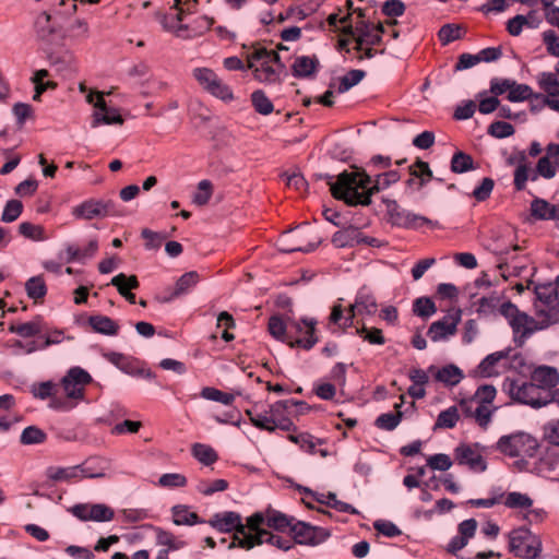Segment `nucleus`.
Segmentation results:
<instances>
[{
    "label": "nucleus",
    "instance_id": "nucleus-1",
    "mask_svg": "<svg viewBox=\"0 0 559 559\" xmlns=\"http://www.w3.org/2000/svg\"><path fill=\"white\" fill-rule=\"evenodd\" d=\"M294 400L278 401L264 407L254 404L246 411L251 424L258 429L273 432L276 429L284 431H296V427L289 417V408L296 405Z\"/></svg>",
    "mask_w": 559,
    "mask_h": 559
},
{
    "label": "nucleus",
    "instance_id": "nucleus-2",
    "mask_svg": "<svg viewBox=\"0 0 559 559\" xmlns=\"http://www.w3.org/2000/svg\"><path fill=\"white\" fill-rule=\"evenodd\" d=\"M371 183V176L365 170L344 171L337 176L331 185V193L336 200L344 201L349 206H367L371 203L368 186Z\"/></svg>",
    "mask_w": 559,
    "mask_h": 559
},
{
    "label": "nucleus",
    "instance_id": "nucleus-3",
    "mask_svg": "<svg viewBox=\"0 0 559 559\" xmlns=\"http://www.w3.org/2000/svg\"><path fill=\"white\" fill-rule=\"evenodd\" d=\"M247 69L251 71L255 81L265 85L281 84L285 72V66L277 51L263 46L253 47L248 52Z\"/></svg>",
    "mask_w": 559,
    "mask_h": 559
},
{
    "label": "nucleus",
    "instance_id": "nucleus-4",
    "mask_svg": "<svg viewBox=\"0 0 559 559\" xmlns=\"http://www.w3.org/2000/svg\"><path fill=\"white\" fill-rule=\"evenodd\" d=\"M93 382L92 376L81 367H72L68 370L60 383V397H56L51 408L59 412H68L76 407L85 400L86 388Z\"/></svg>",
    "mask_w": 559,
    "mask_h": 559
},
{
    "label": "nucleus",
    "instance_id": "nucleus-5",
    "mask_svg": "<svg viewBox=\"0 0 559 559\" xmlns=\"http://www.w3.org/2000/svg\"><path fill=\"white\" fill-rule=\"evenodd\" d=\"M503 389L514 402L534 408L546 406L551 401L549 394L533 381L507 379Z\"/></svg>",
    "mask_w": 559,
    "mask_h": 559
},
{
    "label": "nucleus",
    "instance_id": "nucleus-6",
    "mask_svg": "<svg viewBox=\"0 0 559 559\" xmlns=\"http://www.w3.org/2000/svg\"><path fill=\"white\" fill-rule=\"evenodd\" d=\"M499 314L504 317L512 328L515 337L527 338L533 333L551 325L544 318L540 321L520 311L511 301H504L499 308Z\"/></svg>",
    "mask_w": 559,
    "mask_h": 559
},
{
    "label": "nucleus",
    "instance_id": "nucleus-7",
    "mask_svg": "<svg viewBox=\"0 0 559 559\" xmlns=\"http://www.w3.org/2000/svg\"><path fill=\"white\" fill-rule=\"evenodd\" d=\"M382 25L378 26H366L359 32V34L353 39V49L358 52V59H370L378 53H383L384 49H378L382 43ZM352 43L350 39H340L338 46L341 49L349 51L348 45Z\"/></svg>",
    "mask_w": 559,
    "mask_h": 559
},
{
    "label": "nucleus",
    "instance_id": "nucleus-8",
    "mask_svg": "<svg viewBox=\"0 0 559 559\" xmlns=\"http://www.w3.org/2000/svg\"><path fill=\"white\" fill-rule=\"evenodd\" d=\"M509 549L516 557L536 559L542 552V540L527 527H518L509 534Z\"/></svg>",
    "mask_w": 559,
    "mask_h": 559
},
{
    "label": "nucleus",
    "instance_id": "nucleus-9",
    "mask_svg": "<svg viewBox=\"0 0 559 559\" xmlns=\"http://www.w3.org/2000/svg\"><path fill=\"white\" fill-rule=\"evenodd\" d=\"M535 309L538 317L554 324L559 319V293L557 285L551 282L542 283L535 287Z\"/></svg>",
    "mask_w": 559,
    "mask_h": 559
},
{
    "label": "nucleus",
    "instance_id": "nucleus-10",
    "mask_svg": "<svg viewBox=\"0 0 559 559\" xmlns=\"http://www.w3.org/2000/svg\"><path fill=\"white\" fill-rule=\"evenodd\" d=\"M192 76L212 96L223 102L234 100L233 90L212 69L205 67L194 68Z\"/></svg>",
    "mask_w": 559,
    "mask_h": 559
},
{
    "label": "nucleus",
    "instance_id": "nucleus-11",
    "mask_svg": "<svg viewBox=\"0 0 559 559\" xmlns=\"http://www.w3.org/2000/svg\"><path fill=\"white\" fill-rule=\"evenodd\" d=\"M536 447L535 439L524 432L502 436L497 442V450L510 457L531 456Z\"/></svg>",
    "mask_w": 559,
    "mask_h": 559
},
{
    "label": "nucleus",
    "instance_id": "nucleus-12",
    "mask_svg": "<svg viewBox=\"0 0 559 559\" xmlns=\"http://www.w3.org/2000/svg\"><path fill=\"white\" fill-rule=\"evenodd\" d=\"M454 461L462 466H467L476 473L485 472L487 462L484 457V447L479 443H460L453 452Z\"/></svg>",
    "mask_w": 559,
    "mask_h": 559
},
{
    "label": "nucleus",
    "instance_id": "nucleus-13",
    "mask_svg": "<svg viewBox=\"0 0 559 559\" xmlns=\"http://www.w3.org/2000/svg\"><path fill=\"white\" fill-rule=\"evenodd\" d=\"M294 542L300 545L317 546L325 542L330 537V531L313 526L309 523L297 521L295 519L289 532Z\"/></svg>",
    "mask_w": 559,
    "mask_h": 559
},
{
    "label": "nucleus",
    "instance_id": "nucleus-14",
    "mask_svg": "<svg viewBox=\"0 0 559 559\" xmlns=\"http://www.w3.org/2000/svg\"><path fill=\"white\" fill-rule=\"evenodd\" d=\"M114 214V202L110 200L88 199L72 207V215L76 219L92 221Z\"/></svg>",
    "mask_w": 559,
    "mask_h": 559
},
{
    "label": "nucleus",
    "instance_id": "nucleus-15",
    "mask_svg": "<svg viewBox=\"0 0 559 559\" xmlns=\"http://www.w3.org/2000/svg\"><path fill=\"white\" fill-rule=\"evenodd\" d=\"M197 7V0H175L176 12L165 15L162 20L163 27L174 33L177 37L186 38V32L190 28L189 25L182 24L183 15L191 13Z\"/></svg>",
    "mask_w": 559,
    "mask_h": 559
},
{
    "label": "nucleus",
    "instance_id": "nucleus-16",
    "mask_svg": "<svg viewBox=\"0 0 559 559\" xmlns=\"http://www.w3.org/2000/svg\"><path fill=\"white\" fill-rule=\"evenodd\" d=\"M69 512L82 522H109L115 518V511L104 503H76Z\"/></svg>",
    "mask_w": 559,
    "mask_h": 559
},
{
    "label": "nucleus",
    "instance_id": "nucleus-17",
    "mask_svg": "<svg viewBox=\"0 0 559 559\" xmlns=\"http://www.w3.org/2000/svg\"><path fill=\"white\" fill-rule=\"evenodd\" d=\"M316 324L317 321L313 319L290 321L289 334L293 342H288V344L304 349L312 348L318 342L316 337Z\"/></svg>",
    "mask_w": 559,
    "mask_h": 559
},
{
    "label": "nucleus",
    "instance_id": "nucleus-18",
    "mask_svg": "<svg viewBox=\"0 0 559 559\" xmlns=\"http://www.w3.org/2000/svg\"><path fill=\"white\" fill-rule=\"evenodd\" d=\"M461 318L462 311L460 309L449 311L442 319L431 323L428 329V336L432 342L447 340L456 333Z\"/></svg>",
    "mask_w": 559,
    "mask_h": 559
},
{
    "label": "nucleus",
    "instance_id": "nucleus-19",
    "mask_svg": "<svg viewBox=\"0 0 559 559\" xmlns=\"http://www.w3.org/2000/svg\"><path fill=\"white\" fill-rule=\"evenodd\" d=\"M87 102L93 104L97 111L94 115L93 127L99 124H122L123 119L119 111L114 108H108L104 96L99 92H91L87 95Z\"/></svg>",
    "mask_w": 559,
    "mask_h": 559
},
{
    "label": "nucleus",
    "instance_id": "nucleus-20",
    "mask_svg": "<svg viewBox=\"0 0 559 559\" xmlns=\"http://www.w3.org/2000/svg\"><path fill=\"white\" fill-rule=\"evenodd\" d=\"M459 405L466 417L474 418L475 423L483 430H487L492 421L496 406L479 405L473 407V399H461Z\"/></svg>",
    "mask_w": 559,
    "mask_h": 559
},
{
    "label": "nucleus",
    "instance_id": "nucleus-21",
    "mask_svg": "<svg viewBox=\"0 0 559 559\" xmlns=\"http://www.w3.org/2000/svg\"><path fill=\"white\" fill-rule=\"evenodd\" d=\"M559 169V144L550 143L546 146V152L536 164L535 173L537 178L552 179Z\"/></svg>",
    "mask_w": 559,
    "mask_h": 559
},
{
    "label": "nucleus",
    "instance_id": "nucleus-22",
    "mask_svg": "<svg viewBox=\"0 0 559 559\" xmlns=\"http://www.w3.org/2000/svg\"><path fill=\"white\" fill-rule=\"evenodd\" d=\"M266 525L265 511L255 512L247 518L246 524H243V533L241 535H234L233 545L246 549V539L255 538L262 532H267L262 527Z\"/></svg>",
    "mask_w": 559,
    "mask_h": 559
},
{
    "label": "nucleus",
    "instance_id": "nucleus-23",
    "mask_svg": "<svg viewBox=\"0 0 559 559\" xmlns=\"http://www.w3.org/2000/svg\"><path fill=\"white\" fill-rule=\"evenodd\" d=\"M209 524L219 532L229 533L235 531V535H241L243 533L241 516L234 511L215 513L209 520Z\"/></svg>",
    "mask_w": 559,
    "mask_h": 559
},
{
    "label": "nucleus",
    "instance_id": "nucleus-24",
    "mask_svg": "<svg viewBox=\"0 0 559 559\" xmlns=\"http://www.w3.org/2000/svg\"><path fill=\"white\" fill-rule=\"evenodd\" d=\"M537 81L540 90L546 93V105L559 111V80L557 74L552 72H542L538 74Z\"/></svg>",
    "mask_w": 559,
    "mask_h": 559
},
{
    "label": "nucleus",
    "instance_id": "nucleus-25",
    "mask_svg": "<svg viewBox=\"0 0 559 559\" xmlns=\"http://www.w3.org/2000/svg\"><path fill=\"white\" fill-rule=\"evenodd\" d=\"M350 311L354 312L355 317H370L378 311V304L374 296L367 289H360L354 304L349 305Z\"/></svg>",
    "mask_w": 559,
    "mask_h": 559
},
{
    "label": "nucleus",
    "instance_id": "nucleus-26",
    "mask_svg": "<svg viewBox=\"0 0 559 559\" xmlns=\"http://www.w3.org/2000/svg\"><path fill=\"white\" fill-rule=\"evenodd\" d=\"M355 314L350 311V306L347 309H344L340 302L335 304L332 307L330 317H329V328L333 331L342 330L345 331L350 326H355Z\"/></svg>",
    "mask_w": 559,
    "mask_h": 559
},
{
    "label": "nucleus",
    "instance_id": "nucleus-27",
    "mask_svg": "<svg viewBox=\"0 0 559 559\" xmlns=\"http://www.w3.org/2000/svg\"><path fill=\"white\" fill-rule=\"evenodd\" d=\"M537 179L535 168H533L532 164L523 156L515 165L513 171L514 190L518 192L524 191L526 189L527 181H536Z\"/></svg>",
    "mask_w": 559,
    "mask_h": 559
},
{
    "label": "nucleus",
    "instance_id": "nucleus-28",
    "mask_svg": "<svg viewBox=\"0 0 559 559\" xmlns=\"http://www.w3.org/2000/svg\"><path fill=\"white\" fill-rule=\"evenodd\" d=\"M428 371L433 376L436 381L443 383L445 386H455L464 378L463 371L452 364L441 368L430 366Z\"/></svg>",
    "mask_w": 559,
    "mask_h": 559
},
{
    "label": "nucleus",
    "instance_id": "nucleus-29",
    "mask_svg": "<svg viewBox=\"0 0 559 559\" xmlns=\"http://www.w3.org/2000/svg\"><path fill=\"white\" fill-rule=\"evenodd\" d=\"M320 67V61L316 55L298 56L292 64V73L295 78L306 79L316 75Z\"/></svg>",
    "mask_w": 559,
    "mask_h": 559
},
{
    "label": "nucleus",
    "instance_id": "nucleus-30",
    "mask_svg": "<svg viewBox=\"0 0 559 559\" xmlns=\"http://www.w3.org/2000/svg\"><path fill=\"white\" fill-rule=\"evenodd\" d=\"M404 404V395L400 396V403L394 404L393 413H383L379 415L374 421L377 428L385 431L394 430L403 418V413L401 411Z\"/></svg>",
    "mask_w": 559,
    "mask_h": 559
},
{
    "label": "nucleus",
    "instance_id": "nucleus-31",
    "mask_svg": "<svg viewBox=\"0 0 559 559\" xmlns=\"http://www.w3.org/2000/svg\"><path fill=\"white\" fill-rule=\"evenodd\" d=\"M532 380L549 394V390L559 383V373L555 368L543 366L533 372Z\"/></svg>",
    "mask_w": 559,
    "mask_h": 559
},
{
    "label": "nucleus",
    "instance_id": "nucleus-32",
    "mask_svg": "<svg viewBox=\"0 0 559 559\" xmlns=\"http://www.w3.org/2000/svg\"><path fill=\"white\" fill-rule=\"evenodd\" d=\"M245 543L246 550H250L255 546L262 545L263 543L276 546L283 550H288L292 547L290 539L283 538L282 536L272 534L270 532H262L255 538L246 539Z\"/></svg>",
    "mask_w": 559,
    "mask_h": 559
},
{
    "label": "nucleus",
    "instance_id": "nucleus-33",
    "mask_svg": "<svg viewBox=\"0 0 559 559\" xmlns=\"http://www.w3.org/2000/svg\"><path fill=\"white\" fill-rule=\"evenodd\" d=\"M401 180V174L399 170H388L371 178V183L368 186L370 198L389 189L391 186L397 183Z\"/></svg>",
    "mask_w": 559,
    "mask_h": 559
},
{
    "label": "nucleus",
    "instance_id": "nucleus-34",
    "mask_svg": "<svg viewBox=\"0 0 559 559\" xmlns=\"http://www.w3.org/2000/svg\"><path fill=\"white\" fill-rule=\"evenodd\" d=\"M503 302H501V297L493 293L489 296H483L479 299L473 302V308L475 312L480 317H490L499 313V308Z\"/></svg>",
    "mask_w": 559,
    "mask_h": 559
},
{
    "label": "nucleus",
    "instance_id": "nucleus-35",
    "mask_svg": "<svg viewBox=\"0 0 559 559\" xmlns=\"http://www.w3.org/2000/svg\"><path fill=\"white\" fill-rule=\"evenodd\" d=\"M104 356L109 362L126 373L138 374L141 372L140 361L130 356L116 352L107 353Z\"/></svg>",
    "mask_w": 559,
    "mask_h": 559
},
{
    "label": "nucleus",
    "instance_id": "nucleus-36",
    "mask_svg": "<svg viewBox=\"0 0 559 559\" xmlns=\"http://www.w3.org/2000/svg\"><path fill=\"white\" fill-rule=\"evenodd\" d=\"M66 251L68 254V258H67L68 262L83 261L85 259L93 258L97 253L98 241H97V239H91L83 247L69 245L67 247Z\"/></svg>",
    "mask_w": 559,
    "mask_h": 559
},
{
    "label": "nucleus",
    "instance_id": "nucleus-37",
    "mask_svg": "<svg viewBox=\"0 0 559 559\" xmlns=\"http://www.w3.org/2000/svg\"><path fill=\"white\" fill-rule=\"evenodd\" d=\"M88 324L94 332L104 335H117L119 332V325L111 318L103 314H95L88 318Z\"/></svg>",
    "mask_w": 559,
    "mask_h": 559
},
{
    "label": "nucleus",
    "instance_id": "nucleus-38",
    "mask_svg": "<svg viewBox=\"0 0 559 559\" xmlns=\"http://www.w3.org/2000/svg\"><path fill=\"white\" fill-rule=\"evenodd\" d=\"M501 503L504 504L506 508L512 510L526 511L533 507V499L519 491H511L506 495L500 496Z\"/></svg>",
    "mask_w": 559,
    "mask_h": 559
},
{
    "label": "nucleus",
    "instance_id": "nucleus-39",
    "mask_svg": "<svg viewBox=\"0 0 559 559\" xmlns=\"http://www.w3.org/2000/svg\"><path fill=\"white\" fill-rule=\"evenodd\" d=\"M265 516L266 526L278 532H290L295 521L294 518L287 516L286 514L271 508L265 510Z\"/></svg>",
    "mask_w": 559,
    "mask_h": 559
},
{
    "label": "nucleus",
    "instance_id": "nucleus-40",
    "mask_svg": "<svg viewBox=\"0 0 559 559\" xmlns=\"http://www.w3.org/2000/svg\"><path fill=\"white\" fill-rule=\"evenodd\" d=\"M289 329H290V321L286 322L284 320V318L281 316L275 314L269 319L267 330H269L270 334L276 340H280V341L286 342V343L293 342L290 334H289Z\"/></svg>",
    "mask_w": 559,
    "mask_h": 559
},
{
    "label": "nucleus",
    "instance_id": "nucleus-41",
    "mask_svg": "<svg viewBox=\"0 0 559 559\" xmlns=\"http://www.w3.org/2000/svg\"><path fill=\"white\" fill-rule=\"evenodd\" d=\"M27 297L35 304L43 302L47 294V285L43 275L28 278L25 283Z\"/></svg>",
    "mask_w": 559,
    "mask_h": 559
},
{
    "label": "nucleus",
    "instance_id": "nucleus-42",
    "mask_svg": "<svg viewBox=\"0 0 559 559\" xmlns=\"http://www.w3.org/2000/svg\"><path fill=\"white\" fill-rule=\"evenodd\" d=\"M200 281V275L195 271H190L182 274L176 282L174 292L171 293V299L178 298L182 295L188 294Z\"/></svg>",
    "mask_w": 559,
    "mask_h": 559
},
{
    "label": "nucleus",
    "instance_id": "nucleus-43",
    "mask_svg": "<svg viewBox=\"0 0 559 559\" xmlns=\"http://www.w3.org/2000/svg\"><path fill=\"white\" fill-rule=\"evenodd\" d=\"M83 471L80 466L60 467L50 466L46 471V476L52 481H68L79 478Z\"/></svg>",
    "mask_w": 559,
    "mask_h": 559
},
{
    "label": "nucleus",
    "instance_id": "nucleus-44",
    "mask_svg": "<svg viewBox=\"0 0 559 559\" xmlns=\"http://www.w3.org/2000/svg\"><path fill=\"white\" fill-rule=\"evenodd\" d=\"M460 420V412L459 407L453 405L448 407L447 409H443L438 415L435 425L433 430L438 429H453L456 424Z\"/></svg>",
    "mask_w": 559,
    "mask_h": 559
},
{
    "label": "nucleus",
    "instance_id": "nucleus-45",
    "mask_svg": "<svg viewBox=\"0 0 559 559\" xmlns=\"http://www.w3.org/2000/svg\"><path fill=\"white\" fill-rule=\"evenodd\" d=\"M33 394L40 400L49 399L48 406L51 408L53 400L60 397V385L52 381L40 382L33 386Z\"/></svg>",
    "mask_w": 559,
    "mask_h": 559
},
{
    "label": "nucleus",
    "instance_id": "nucleus-46",
    "mask_svg": "<svg viewBox=\"0 0 559 559\" xmlns=\"http://www.w3.org/2000/svg\"><path fill=\"white\" fill-rule=\"evenodd\" d=\"M171 512L176 525H194L203 522L195 512L190 511L189 508L183 504L175 506Z\"/></svg>",
    "mask_w": 559,
    "mask_h": 559
},
{
    "label": "nucleus",
    "instance_id": "nucleus-47",
    "mask_svg": "<svg viewBox=\"0 0 559 559\" xmlns=\"http://www.w3.org/2000/svg\"><path fill=\"white\" fill-rule=\"evenodd\" d=\"M9 331L22 337H32L41 333L43 320L40 318H35L28 322L12 324L9 328Z\"/></svg>",
    "mask_w": 559,
    "mask_h": 559
},
{
    "label": "nucleus",
    "instance_id": "nucleus-48",
    "mask_svg": "<svg viewBox=\"0 0 559 559\" xmlns=\"http://www.w3.org/2000/svg\"><path fill=\"white\" fill-rule=\"evenodd\" d=\"M191 453L195 460L203 465L210 466L218 460L216 451L209 444L194 443Z\"/></svg>",
    "mask_w": 559,
    "mask_h": 559
},
{
    "label": "nucleus",
    "instance_id": "nucleus-49",
    "mask_svg": "<svg viewBox=\"0 0 559 559\" xmlns=\"http://www.w3.org/2000/svg\"><path fill=\"white\" fill-rule=\"evenodd\" d=\"M554 206L544 199L535 198L530 206L531 216L537 221H549L552 216Z\"/></svg>",
    "mask_w": 559,
    "mask_h": 559
},
{
    "label": "nucleus",
    "instance_id": "nucleus-50",
    "mask_svg": "<svg viewBox=\"0 0 559 559\" xmlns=\"http://www.w3.org/2000/svg\"><path fill=\"white\" fill-rule=\"evenodd\" d=\"M49 72L46 69L37 70L32 76V82L35 85V94L33 96L34 100H39L40 96L47 90H55L57 87V83L53 81H45L48 78Z\"/></svg>",
    "mask_w": 559,
    "mask_h": 559
},
{
    "label": "nucleus",
    "instance_id": "nucleus-51",
    "mask_svg": "<svg viewBox=\"0 0 559 559\" xmlns=\"http://www.w3.org/2000/svg\"><path fill=\"white\" fill-rule=\"evenodd\" d=\"M14 396L4 394L0 396V430L7 431L13 424V418L10 414L11 407L14 405Z\"/></svg>",
    "mask_w": 559,
    "mask_h": 559
},
{
    "label": "nucleus",
    "instance_id": "nucleus-52",
    "mask_svg": "<svg viewBox=\"0 0 559 559\" xmlns=\"http://www.w3.org/2000/svg\"><path fill=\"white\" fill-rule=\"evenodd\" d=\"M19 233L32 241H45L49 238L41 225L23 222L19 225Z\"/></svg>",
    "mask_w": 559,
    "mask_h": 559
},
{
    "label": "nucleus",
    "instance_id": "nucleus-53",
    "mask_svg": "<svg viewBox=\"0 0 559 559\" xmlns=\"http://www.w3.org/2000/svg\"><path fill=\"white\" fill-rule=\"evenodd\" d=\"M110 284L117 288L121 296L127 295L132 289H136L140 285L135 275L127 276L124 273L114 276Z\"/></svg>",
    "mask_w": 559,
    "mask_h": 559
},
{
    "label": "nucleus",
    "instance_id": "nucleus-54",
    "mask_svg": "<svg viewBox=\"0 0 559 559\" xmlns=\"http://www.w3.org/2000/svg\"><path fill=\"white\" fill-rule=\"evenodd\" d=\"M213 23V19L206 15L197 16L191 23L187 24L190 28L186 32V38H193L203 35L212 27Z\"/></svg>",
    "mask_w": 559,
    "mask_h": 559
},
{
    "label": "nucleus",
    "instance_id": "nucleus-55",
    "mask_svg": "<svg viewBox=\"0 0 559 559\" xmlns=\"http://www.w3.org/2000/svg\"><path fill=\"white\" fill-rule=\"evenodd\" d=\"M356 333L364 337L368 343L374 345H383L385 343L382 331L377 328L368 329L364 323L360 324L359 320H356Z\"/></svg>",
    "mask_w": 559,
    "mask_h": 559
},
{
    "label": "nucleus",
    "instance_id": "nucleus-56",
    "mask_svg": "<svg viewBox=\"0 0 559 559\" xmlns=\"http://www.w3.org/2000/svg\"><path fill=\"white\" fill-rule=\"evenodd\" d=\"M251 103L254 110L263 116L273 112L274 106L262 90H257L251 94Z\"/></svg>",
    "mask_w": 559,
    "mask_h": 559
},
{
    "label": "nucleus",
    "instance_id": "nucleus-57",
    "mask_svg": "<svg viewBox=\"0 0 559 559\" xmlns=\"http://www.w3.org/2000/svg\"><path fill=\"white\" fill-rule=\"evenodd\" d=\"M497 395V390L493 385L490 384H484L479 385L474 393L473 396H469L468 399H473V404H479V405H490L493 406V401Z\"/></svg>",
    "mask_w": 559,
    "mask_h": 559
},
{
    "label": "nucleus",
    "instance_id": "nucleus-58",
    "mask_svg": "<svg viewBox=\"0 0 559 559\" xmlns=\"http://www.w3.org/2000/svg\"><path fill=\"white\" fill-rule=\"evenodd\" d=\"M474 160L471 155L464 152H456L453 154L451 159V170L455 174H462L474 169Z\"/></svg>",
    "mask_w": 559,
    "mask_h": 559
},
{
    "label": "nucleus",
    "instance_id": "nucleus-59",
    "mask_svg": "<svg viewBox=\"0 0 559 559\" xmlns=\"http://www.w3.org/2000/svg\"><path fill=\"white\" fill-rule=\"evenodd\" d=\"M366 73L362 70H350L345 75L338 79L337 92L345 93L350 90L353 86L357 85L364 78Z\"/></svg>",
    "mask_w": 559,
    "mask_h": 559
},
{
    "label": "nucleus",
    "instance_id": "nucleus-60",
    "mask_svg": "<svg viewBox=\"0 0 559 559\" xmlns=\"http://www.w3.org/2000/svg\"><path fill=\"white\" fill-rule=\"evenodd\" d=\"M228 486V481L225 479L200 480L197 490L203 496H212L215 492L225 491Z\"/></svg>",
    "mask_w": 559,
    "mask_h": 559
},
{
    "label": "nucleus",
    "instance_id": "nucleus-61",
    "mask_svg": "<svg viewBox=\"0 0 559 559\" xmlns=\"http://www.w3.org/2000/svg\"><path fill=\"white\" fill-rule=\"evenodd\" d=\"M201 396L205 400L222 403L224 405H231L235 396L231 393L223 392L216 388L205 386L201 391Z\"/></svg>",
    "mask_w": 559,
    "mask_h": 559
},
{
    "label": "nucleus",
    "instance_id": "nucleus-62",
    "mask_svg": "<svg viewBox=\"0 0 559 559\" xmlns=\"http://www.w3.org/2000/svg\"><path fill=\"white\" fill-rule=\"evenodd\" d=\"M35 29L39 38L48 39L55 32L50 14L47 12L39 13L35 20Z\"/></svg>",
    "mask_w": 559,
    "mask_h": 559
},
{
    "label": "nucleus",
    "instance_id": "nucleus-63",
    "mask_svg": "<svg viewBox=\"0 0 559 559\" xmlns=\"http://www.w3.org/2000/svg\"><path fill=\"white\" fill-rule=\"evenodd\" d=\"M437 307L429 297H419L413 304V312L420 318H429L435 314Z\"/></svg>",
    "mask_w": 559,
    "mask_h": 559
},
{
    "label": "nucleus",
    "instance_id": "nucleus-64",
    "mask_svg": "<svg viewBox=\"0 0 559 559\" xmlns=\"http://www.w3.org/2000/svg\"><path fill=\"white\" fill-rule=\"evenodd\" d=\"M23 212V204L16 199L9 200L3 209L1 221L3 223L15 222Z\"/></svg>",
    "mask_w": 559,
    "mask_h": 559
}]
</instances>
